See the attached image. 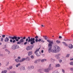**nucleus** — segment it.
Returning a JSON list of instances; mask_svg holds the SVG:
<instances>
[{"label": "nucleus", "instance_id": "nucleus-12", "mask_svg": "<svg viewBox=\"0 0 73 73\" xmlns=\"http://www.w3.org/2000/svg\"><path fill=\"white\" fill-rule=\"evenodd\" d=\"M28 56H30V55H31V54H32V51H29L28 52Z\"/></svg>", "mask_w": 73, "mask_h": 73}, {"label": "nucleus", "instance_id": "nucleus-48", "mask_svg": "<svg viewBox=\"0 0 73 73\" xmlns=\"http://www.w3.org/2000/svg\"><path fill=\"white\" fill-rule=\"evenodd\" d=\"M70 61H72V60H73V58H71L70 59Z\"/></svg>", "mask_w": 73, "mask_h": 73}, {"label": "nucleus", "instance_id": "nucleus-56", "mask_svg": "<svg viewBox=\"0 0 73 73\" xmlns=\"http://www.w3.org/2000/svg\"><path fill=\"white\" fill-rule=\"evenodd\" d=\"M64 41H66V40L65 39H64Z\"/></svg>", "mask_w": 73, "mask_h": 73}, {"label": "nucleus", "instance_id": "nucleus-11", "mask_svg": "<svg viewBox=\"0 0 73 73\" xmlns=\"http://www.w3.org/2000/svg\"><path fill=\"white\" fill-rule=\"evenodd\" d=\"M68 47L70 49H72L73 48V45H72V44H69V46H68Z\"/></svg>", "mask_w": 73, "mask_h": 73}, {"label": "nucleus", "instance_id": "nucleus-18", "mask_svg": "<svg viewBox=\"0 0 73 73\" xmlns=\"http://www.w3.org/2000/svg\"><path fill=\"white\" fill-rule=\"evenodd\" d=\"M62 44H63V45H64L65 46H68V44L66 43V42H62Z\"/></svg>", "mask_w": 73, "mask_h": 73}, {"label": "nucleus", "instance_id": "nucleus-7", "mask_svg": "<svg viewBox=\"0 0 73 73\" xmlns=\"http://www.w3.org/2000/svg\"><path fill=\"white\" fill-rule=\"evenodd\" d=\"M24 41V40L23 39H21L19 40V41H18L17 42V44H21L22 45H23V43H22V42H23Z\"/></svg>", "mask_w": 73, "mask_h": 73}, {"label": "nucleus", "instance_id": "nucleus-51", "mask_svg": "<svg viewBox=\"0 0 73 73\" xmlns=\"http://www.w3.org/2000/svg\"><path fill=\"white\" fill-rule=\"evenodd\" d=\"M20 37V38H22V39H23V37Z\"/></svg>", "mask_w": 73, "mask_h": 73}, {"label": "nucleus", "instance_id": "nucleus-8", "mask_svg": "<svg viewBox=\"0 0 73 73\" xmlns=\"http://www.w3.org/2000/svg\"><path fill=\"white\" fill-rule=\"evenodd\" d=\"M50 70V68L48 67V68H45L44 69V72L48 73V72H49V70Z\"/></svg>", "mask_w": 73, "mask_h": 73}, {"label": "nucleus", "instance_id": "nucleus-17", "mask_svg": "<svg viewBox=\"0 0 73 73\" xmlns=\"http://www.w3.org/2000/svg\"><path fill=\"white\" fill-rule=\"evenodd\" d=\"M26 60L27 61H30V58L29 57H27L26 58Z\"/></svg>", "mask_w": 73, "mask_h": 73}, {"label": "nucleus", "instance_id": "nucleus-33", "mask_svg": "<svg viewBox=\"0 0 73 73\" xmlns=\"http://www.w3.org/2000/svg\"><path fill=\"white\" fill-rule=\"evenodd\" d=\"M70 55V54H67L66 56V57H69V56Z\"/></svg>", "mask_w": 73, "mask_h": 73}, {"label": "nucleus", "instance_id": "nucleus-19", "mask_svg": "<svg viewBox=\"0 0 73 73\" xmlns=\"http://www.w3.org/2000/svg\"><path fill=\"white\" fill-rule=\"evenodd\" d=\"M43 38H44V39H45V40H47V38H48V36H43Z\"/></svg>", "mask_w": 73, "mask_h": 73}, {"label": "nucleus", "instance_id": "nucleus-58", "mask_svg": "<svg viewBox=\"0 0 73 73\" xmlns=\"http://www.w3.org/2000/svg\"><path fill=\"white\" fill-rule=\"evenodd\" d=\"M52 37H54V36H52Z\"/></svg>", "mask_w": 73, "mask_h": 73}, {"label": "nucleus", "instance_id": "nucleus-28", "mask_svg": "<svg viewBox=\"0 0 73 73\" xmlns=\"http://www.w3.org/2000/svg\"><path fill=\"white\" fill-rule=\"evenodd\" d=\"M9 73H16V72L15 71H11L9 72Z\"/></svg>", "mask_w": 73, "mask_h": 73}, {"label": "nucleus", "instance_id": "nucleus-44", "mask_svg": "<svg viewBox=\"0 0 73 73\" xmlns=\"http://www.w3.org/2000/svg\"><path fill=\"white\" fill-rule=\"evenodd\" d=\"M41 41L42 42H44V40H41Z\"/></svg>", "mask_w": 73, "mask_h": 73}, {"label": "nucleus", "instance_id": "nucleus-27", "mask_svg": "<svg viewBox=\"0 0 73 73\" xmlns=\"http://www.w3.org/2000/svg\"><path fill=\"white\" fill-rule=\"evenodd\" d=\"M52 73H58V72L56 70H55L54 72H52Z\"/></svg>", "mask_w": 73, "mask_h": 73}, {"label": "nucleus", "instance_id": "nucleus-26", "mask_svg": "<svg viewBox=\"0 0 73 73\" xmlns=\"http://www.w3.org/2000/svg\"><path fill=\"white\" fill-rule=\"evenodd\" d=\"M40 41H41V39H39V40H37V42H40Z\"/></svg>", "mask_w": 73, "mask_h": 73}, {"label": "nucleus", "instance_id": "nucleus-61", "mask_svg": "<svg viewBox=\"0 0 73 73\" xmlns=\"http://www.w3.org/2000/svg\"><path fill=\"white\" fill-rule=\"evenodd\" d=\"M0 25V26H1V25Z\"/></svg>", "mask_w": 73, "mask_h": 73}, {"label": "nucleus", "instance_id": "nucleus-21", "mask_svg": "<svg viewBox=\"0 0 73 73\" xmlns=\"http://www.w3.org/2000/svg\"><path fill=\"white\" fill-rule=\"evenodd\" d=\"M55 57L57 58V59H58V60H60V58L59 56H57V55H55Z\"/></svg>", "mask_w": 73, "mask_h": 73}, {"label": "nucleus", "instance_id": "nucleus-14", "mask_svg": "<svg viewBox=\"0 0 73 73\" xmlns=\"http://www.w3.org/2000/svg\"><path fill=\"white\" fill-rule=\"evenodd\" d=\"M28 68H29L30 69H33L34 68V66H30V67H29Z\"/></svg>", "mask_w": 73, "mask_h": 73}, {"label": "nucleus", "instance_id": "nucleus-29", "mask_svg": "<svg viewBox=\"0 0 73 73\" xmlns=\"http://www.w3.org/2000/svg\"><path fill=\"white\" fill-rule=\"evenodd\" d=\"M56 42L57 43V44H60L61 42L60 41L57 40L56 41Z\"/></svg>", "mask_w": 73, "mask_h": 73}, {"label": "nucleus", "instance_id": "nucleus-3", "mask_svg": "<svg viewBox=\"0 0 73 73\" xmlns=\"http://www.w3.org/2000/svg\"><path fill=\"white\" fill-rule=\"evenodd\" d=\"M28 38H27L26 39V42H25L24 44L25 45H27V43L28 42H31L30 44L31 45H33V44H35V38H32L30 36H29L28 37Z\"/></svg>", "mask_w": 73, "mask_h": 73}, {"label": "nucleus", "instance_id": "nucleus-34", "mask_svg": "<svg viewBox=\"0 0 73 73\" xmlns=\"http://www.w3.org/2000/svg\"><path fill=\"white\" fill-rule=\"evenodd\" d=\"M23 40H25L26 39V37L24 36L23 37V38L22 39Z\"/></svg>", "mask_w": 73, "mask_h": 73}, {"label": "nucleus", "instance_id": "nucleus-9", "mask_svg": "<svg viewBox=\"0 0 73 73\" xmlns=\"http://www.w3.org/2000/svg\"><path fill=\"white\" fill-rule=\"evenodd\" d=\"M9 37L8 38V37H6L4 39V42H8L9 41Z\"/></svg>", "mask_w": 73, "mask_h": 73}, {"label": "nucleus", "instance_id": "nucleus-49", "mask_svg": "<svg viewBox=\"0 0 73 73\" xmlns=\"http://www.w3.org/2000/svg\"><path fill=\"white\" fill-rule=\"evenodd\" d=\"M49 67H50V66H51V64H50L49 65Z\"/></svg>", "mask_w": 73, "mask_h": 73}, {"label": "nucleus", "instance_id": "nucleus-37", "mask_svg": "<svg viewBox=\"0 0 73 73\" xmlns=\"http://www.w3.org/2000/svg\"><path fill=\"white\" fill-rule=\"evenodd\" d=\"M37 61H38V62H40V61H41V59H39L38 60H37Z\"/></svg>", "mask_w": 73, "mask_h": 73}, {"label": "nucleus", "instance_id": "nucleus-23", "mask_svg": "<svg viewBox=\"0 0 73 73\" xmlns=\"http://www.w3.org/2000/svg\"><path fill=\"white\" fill-rule=\"evenodd\" d=\"M15 61L16 62H20V60H19L18 59H15Z\"/></svg>", "mask_w": 73, "mask_h": 73}, {"label": "nucleus", "instance_id": "nucleus-43", "mask_svg": "<svg viewBox=\"0 0 73 73\" xmlns=\"http://www.w3.org/2000/svg\"><path fill=\"white\" fill-rule=\"evenodd\" d=\"M8 64H9V62L7 63V64H6V66H8Z\"/></svg>", "mask_w": 73, "mask_h": 73}, {"label": "nucleus", "instance_id": "nucleus-42", "mask_svg": "<svg viewBox=\"0 0 73 73\" xmlns=\"http://www.w3.org/2000/svg\"><path fill=\"white\" fill-rule=\"evenodd\" d=\"M18 58L20 60V59H21V57H20V56H18Z\"/></svg>", "mask_w": 73, "mask_h": 73}, {"label": "nucleus", "instance_id": "nucleus-2", "mask_svg": "<svg viewBox=\"0 0 73 73\" xmlns=\"http://www.w3.org/2000/svg\"><path fill=\"white\" fill-rule=\"evenodd\" d=\"M9 38L10 40V42L11 43H15L16 42V41L17 42L19 41V40H20V37L19 36H14L13 37L10 36H9Z\"/></svg>", "mask_w": 73, "mask_h": 73}, {"label": "nucleus", "instance_id": "nucleus-31", "mask_svg": "<svg viewBox=\"0 0 73 73\" xmlns=\"http://www.w3.org/2000/svg\"><path fill=\"white\" fill-rule=\"evenodd\" d=\"M5 48H7V46L5 45L4 46V47H3V49H5Z\"/></svg>", "mask_w": 73, "mask_h": 73}, {"label": "nucleus", "instance_id": "nucleus-45", "mask_svg": "<svg viewBox=\"0 0 73 73\" xmlns=\"http://www.w3.org/2000/svg\"><path fill=\"white\" fill-rule=\"evenodd\" d=\"M5 51H6V52H7L8 51V50L6 49H5Z\"/></svg>", "mask_w": 73, "mask_h": 73}, {"label": "nucleus", "instance_id": "nucleus-25", "mask_svg": "<svg viewBox=\"0 0 73 73\" xmlns=\"http://www.w3.org/2000/svg\"><path fill=\"white\" fill-rule=\"evenodd\" d=\"M20 63H19L18 64H17L16 65V68H18L19 66H20Z\"/></svg>", "mask_w": 73, "mask_h": 73}, {"label": "nucleus", "instance_id": "nucleus-50", "mask_svg": "<svg viewBox=\"0 0 73 73\" xmlns=\"http://www.w3.org/2000/svg\"><path fill=\"white\" fill-rule=\"evenodd\" d=\"M41 52H42V53H43L44 52V50H41Z\"/></svg>", "mask_w": 73, "mask_h": 73}, {"label": "nucleus", "instance_id": "nucleus-36", "mask_svg": "<svg viewBox=\"0 0 73 73\" xmlns=\"http://www.w3.org/2000/svg\"><path fill=\"white\" fill-rule=\"evenodd\" d=\"M59 38L60 39H61L62 38V36H59Z\"/></svg>", "mask_w": 73, "mask_h": 73}, {"label": "nucleus", "instance_id": "nucleus-35", "mask_svg": "<svg viewBox=\"0 0 73 73\" xmlns=\"http://www.w3.org/2000/svg\"><path fill=\"white\" fill-rule=\"evenodd\" d=\"M61 55V54H58L57 55H56V56H59Z\"/></svg>", "mask_w": 73, "mask_h": 73}, {"label": "nucleus", "instance_id": "nucleus-16", "mask_svg": "<svg viewBox=\"0 0 73 73\" xmlns=\"http://www.w3.org/2000/svg\"><path fill=\"white\" fill-rule=\"evenodd\" d=\"M25 67L24 66H22L21 68V70H25Z\"/></svg>", "mask_w": 73, "mask_h": 73}, {"label": "nucleus", "instance_id": "nucleus-24", "mask_svg": "<svg viewBox=\"0 0 73 73\" xmlns=\"http://www.w3.org/2000/svg\"><path fill=\"white\" fill-rule=\"evenodd\" d=\"M45 60L46 61V59H45L41 60V62H43L45 61Z\"/></svg>", "mask_w": 73, "mask_h": 73}, {"label": "nucleus", "instance_id": "nucleus-10", "mask_svg": "<svg viewBox=\"0 0 73 73\" xmlns=\"http://www.w3.org/2000/svg\"><path fill=\"white\" fill-rule=\"evenodd\" d=\"M2 37H1V41L2 42H3L4 41V38H5V35H2Z\"/></svg>", "mask_w": 73, "mask_h": 73}, {"label": "nucleus", "instance_id": "nucleus-39", "mask_svg": "<svg viewBox=\"0 0 73 73\" xmlns=\"http://www.w3.org/2000/svg\"><path fill=\"white\" fill-rule=\"evenodd\" d=\"M31 58H34V56H32L31 57Z\"/></svg>", "mask_w": 73, "mask_h": 73}, {"label": "nucleus", "instance_id": "nucleus-57", "mask_svg": "<svg viewBox=\"0 0 73 73\" xmlns=\"http://www.w3.org/2000/svg\"><path fill=\"white\" fill-rule=\"evenodd\" d=\"M1 63H0V66H1Z\"/></svg>", "mask_w": 73, "mask_h": 73}, {"label": "nucleus", "instance_id": "nucleus-22", "mask_svg": "<svg viewBox=\"0 0 73 73\" xmlns=\"http://www.w3.org/2000/svg\"><path fill=\"white\" fill-rule=\"evenodd\" d=\"M55 67H60V65L59 64H56Z\"/></svg>", "mask_w": 73, "mask_h": 73}, {"label": "nucleus", "instance_id": "nucleus-46", "mask_svg": "<svg viewBox=\"0 0 73 73\" xmlns=\"http://www.w3.org/2000/svg\"><path fill=\"white\" fill-rule=\"evenodd\" d=\"M71 70H72V72H73V68H71Z\"/></svg>", "mask_w": 73, "mask_h": 73}, {"label": "nucleus", "instance_id": "nucleus-30", "mask_svg": "<svg viewBox=\"0 0 73 73\" xmlns=\"http://www.w3.org/2000/svg\"><path fill=\"white\" fill-rule=\"evenodd\" d=\"M37 61V60H35L34 62V63L35 64H37V63L38 62V61Z\"/></svg>", "mask_w": 73, "mask_h": 73}, {"label": "nucleus", "instance_id": "nucleus-47", "mask_svg": "<svg viewBox=\"0 0 73 73\" xmlns=\"http://www.w3.org/2000/svg\"><path fill=\"white\" fill-rule=\"evenodd\" d=\"M62 72H65V71L64 70L62 69Z\"/></svg>", "mask_w": 73, "mask_h": 73}, {"label": "nucleus", "instance_id": "nucleus-40", "mask_svg": "<svg viewBox=\"0 0 73 73\" xmlns=\"http://www.w3.org/2000/svg\"><path fill=\"white\" fill-rule=\"evenodd\" d=\"M12 68V66H11L9 67V68L10 69H11Z\"/></svg>", "mask_w": 73, "mask_h": 73}, {"label": "nucleus", "instance_id": "nucleus-55", "mask_svg": "<svg viewBox=\"0 0 73 73\" xmlns=\"http://www.w3.org/2000/svg\"><path fill=\"white\" fill-rule=\"evenodd\" d=\"M40 73H44V72H40Z\"/></svg>", "mask_w": 73, "mask_h": 73}, {"label": "nucleus", "instance_id": "nucleus-54", "mask_svg": "<svg viewBox=\"0 0 73 73\" xmlns=\"http://www.w3.org/2000/svg\"><path fill=\"white\" fill-rule=\"evenodd\" d=\"M2 44V43H1L0 42V45H1Z\"/></svg>", "mask_w": 73, "mask_h": 73}, {"label": "nucleus", "instance_id": "nucleus-1", "mask_svg": "<svg viewBox=\"0 0 73 73\" xmlns=\"http://www.w3.org/2000/svg\"><path fill=\"white\" fill-rule=\"evenodd\" d=\"M47 42H49L48 45V53H50L52 52V53H58L60 51V48L57 45H55L54 46L53 50L51 49L52 48V44H53V41L49 40L47 39Z\"/></svg>", "mask_w": 73, "mask_h": 73}, {"label": "nucleus", "instance_id": "nucleus-6", "mask_svg": "<svg viewBox=\"0 0 73 73\" xmlns=\"http://www.w3.org/2000/svg\"><path fill=\"white\" fill-rule=\"evenodd\" d=\"M34 47V46H33V45L27 47L26 48V50H31Z\"/></svg>", "mask_w": 73, "mask_h": 73}, {"label": "nucleus", "instance_id": "nucleus-15", "mask_svg": "<svg viewBox=\"0 0 73 73\" xmlns=\"http://www.w3.org/2000/svg\"><path fill=\"white\" fill-rule=\"evenodd\" d=\"M26 60L25 58H22V60H19V62H23L24 60Z\"/></svg>", "mask_w": 73, "mask_h": 73}, {"label": "nucleus", "instance_id": "nucleus-38", "mask_svg": "<svg viewBox=\"0 0 73 73\" xmlns=\"http://www.w3.org/2000/svg\"><path fill=\"white\" fill-rule=\"evenodd\" d=\"M42 71V70L41 69H39L38 70V72H41Z\"/></svg>", "mask_w": 73, "mask_h": 73}, {"label": "nucleus", "instance_id": "nucleus-5", "mask_svg": "<svg viewBox=\"0 0 73 73\" xmlns=\"http://www.w3.org/2000/svg\"><path fill=\"white\" fill-rule=\"evenodd\" d=\"M35 54L37 56H40L41 54L40 52L39 51V49H36V51L35 52Z\"/></svg>", "mask_w": 73, "mask_h": 73}, {"label": "nucleus", "instance_id": "nucleus-41", "mask_svg": "<svg viewBox=\"0 0 73 73\" xmlns=\"http://www.w3.org/2000/svg\"><path fill=\"white\" fill-rule=\"evenodd\" d=\"M59 62H62V60H59Z\"/></svg>", "mask_w": 73, "mask_h": 73}, {"label": "nucleus", "instance_id": "nucleus-13", "mask_svg": "<svg viewBox=\"0 0 73 73\" xmlns=\"http://www.w3.org/2000/svg\"><path fill=\"white\" fill-rule=\"evenodd\" d=\"M38 36H35V42H37V40H38Z\"/></svg>", "mask_w": 73, "mask_h": 73}, {"label": "nucleus", "instance_id": "nucleus-52", "mask_svg": "<svg viewBox=\"0 0 73 73\" xmlns=\"http://www.w3.org/2000/svg\"><path fill=\"white\" fill-rule=\"evenodd\" d=\"M40 49V48H38V49H39V50Z\"/></svg>", "mask_w": 73, "mask_h": 73}, {"label": "nucleus", "instance_id": "nucleus-20", "mask_svg": "<svg viewBox=\"0 0 73 73\" xmlns=\"http://www.w3.org/2000/svg\"><path fill=\"white\" fill-rule=\"evenodd\" d=\"M2 73H7V70H4L2 71Z\"/></svg>", "mask_w": 73, "mask_h": 73}, {"label": "nucleus", "instance_id": "nucleus-32", "mask_svg": "<svg viewBox=\"0 0 73 73\" xmlns=\"http://www.w3.org/2000/svg\"><path fill=\"white\" fill-rule=\"evenodd\" d=\"M70 64L71 65H73V62H71L70 63Z\"/></svg>", "mask_w": 73, "mask_h": 73}, {"label": "nucleus", "instance_id": "nucleus-53", "mask_svg": "<svg viewBox=\"0 0 73 73\" xmlns=\"http://www.w3.org/2000/svg\"><path fill=\"white\" fill-rule=\"evenodd\" d=\"M41 26H42L43 27H44V25H42Z\"/></svg>", "mask_w": 73, "mask_h": 73}, {"label": "nucleus", "instance_id": "nucleus-4", "mask_svg": "<svg viewBox=\"0 0 73 73\" xmlns=\"http://www.w3.org/2000/svg\"><path fill=\"white\" fill-rule=\"evenodd\" d=\"M11 48L13 50H16L19 48V46L16 44H14L11 47Z\"/></svg>", "mask_w": 73, "mask_h": 73}, {"label": "nucleus", "instance_id": "nucleus-60", "mask_svg": "<svg viewBox=\"0 0 73 73\" xmlns=\"http://www.w3.org/2000/svg\"><path fill=\"white\" fill-rule=\"evenodd\" d=\"M40 11H41V10H40Z\"/></svg>", "mask_w": 73, "mask_h": 73}, {"label": "nucleus", "instance_id": "nucleus-59", "mask_svg": "<svg viewBox=\"0 0 73 73\" xmlns=\"http://www.w3.org/2000/svg\"><path fill=\"white\" fill-rule=\"evenodd\" d=\"M0 37H1V36H0Z\"/></svg>", "mask_w": 73, "mask_h": 73}]
</instances>
